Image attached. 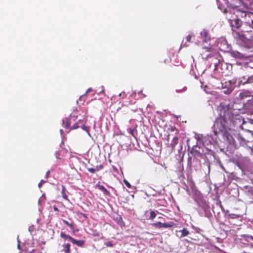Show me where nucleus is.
Masks as SVG:
<instances>
[{
    "mask_svg": "<svg viewBox=\"0 0 253 253\" xmlns=\"http://www.w3.org/2000/svg\"><path fill=\"white\" fill-rule=\"evenodd\" d=\"M220 116V118L215 120L213 126V131L216 135H220L224 140L230 145H235L237 141L243 146L248 147V145L252 144L253 138L248 136V134L244 132L235 134L234 136L231 134V127L237 124L238 121L231 109L224 107Z\"/></svg>",
    "mask_w": 253,
    "mask_h": 253,
    "instance_id": "obj_1",
    "label": "nucleus"
},
{
    "mask_svg": "<svg viewBox=\"0 0 253 253\" xmlns=\"http://www.w3.org/2000/svg\"><path fill=\"white\" fill-rule=\"evenodd\" d=\"M227 5L223 12L224 13H230L235 15L236 17H241L244 18L245 20L243 21L245 26H249L250 28H253L251 26V18H248L247 14L250 12L248 11V7L244 4L241 0H223Z\"/></svg>",
    "mask_w": 253,
    "mask_h": 253,
    "instance_id": "obj_2",
    "label": "nucleus"
},
{
    "mask_svg": "<svg viewBox=\"0 0 253 253\" xmlns=\"http://www.w3.org/2000/svg\"><path fill=\"white\" fill-rule=\"evenodd\" d=\"M204 51L201 54L202 58L205 60L207 67L214 72H219V69L222 70L223 63L222 57L218 53H214L212 49L209 47L203 48Z\"/></svg>",
    "mask_w": 253,
    "mask_h": 253,
    "instance_id": "obj_3",
    "label": "nucleus"
},
{
    "mask_svg": "<svg viewBox=\"0 0 253 253\" xmlns=\"http://www.w3.org/2000/svg\"><path fill=\"white\" fill-rule=\"evenodd\" d=\"M197 210L201 216H205L207 218H210L211 216L210 207L206 202L203 201L198 202Z\"/></svg>",
    "mask_w": 253,
    "mask_h": 253,
    "instance_id": "obj_4",
    "label": "nucleus"
},
{
    "mask_svg": "<svg viewBox=\"0 0 253 253\" xmlns=\"http://www.w3.org/2000/svg\"><path fill=\"white\" fill-rule=\"evenodd\" d=\"M241 128L248 136L253 138V119H247V121H243L241 126Z\"/></svg>",
    "mask_w": 253,
    "mask_h": 253,
    "instance_id": "obj_5",
    "label": "nucleus"
},
{
    "mask_svg": "<svg viewBox=\"0 0 253 253\" xmlns=\"http://www.w3.org/2000/svg\"><path fill=\"white\" fill-rule=\"evenodd\" d=\"M236 82L233 80H230L221 83L222 92L225 94H230L235 87Z\"/></svg>",
    "mask_w": 253,
    "mask_h": 253,
    "instance_id": "obj_6",
    "label": "nucleus"
},
{
    "mask_svg": "<svg viewBox=\"0 0 253 253\" xmlns=\"http://www.w3.org/2000/svg\"><path fill=\"white\" fill-rule=\"evenodd\" d=\"M236 17V18H233L231 20L230 22V25L232 29H233V28L239 29L241 28L242 30L245 32L244 30L245 25L244 22L239 18L240 17Z\"/></svg>",
    "mask_w": 253,
    "mask_h": 253,
    "instance_id": "obj_7",
    "label": "nucleus"
},
{
    "mask_svg": "<svg viewBox=\"0 0 253 253\" xmlns=\"http://www.w3.org/2000/svg\"><path fill=\"white\" fill-rule=\"evenodd\" d=\"M226 51L229 52L232 57L236 59H243L247 57L245 54H243L236 50L231 49L228 45H227Z\"/></svg>",
    "mask_w": 253,
    "mask_h": 253,
    "instance_id": "obj_8",
    "label": "nucleus"
},
{
    "mask_svg": "<svg viewBox=\"0 0 253 253\" xmlns=\"http://www.w3.org/2000/svg\"><path fill=\"white\" fill-rule=\"evenodd\" d=\"M198 141H201L203 144V145L207 149L211 150V148L212 143L211 141L210 140L209 138H207L206 137H202L201 139L198 137Z\"/></svg>",
    "mask_w": 253,
    "mask_h": 253,
    "instance_id": "obj_9",
    "label": "nucleus"
},
{
    "mask_svg": "<svg viewBox=\"0 0 253 253\" xmlns=\"http://www.w3.org/2000/svg\"><path fill=\"white\" fill-rule=\"evenodd\" d=\"M77 119V117L75 115H70L69 116V118H66L64 120H62L63 126L66 127L68 128L70 126V124L72 123V121H76V119Z\"/></svg>",
    "mask_w": 253,
    "mask_h": 253,
    "instance_id": "obj_10",
    "label": "nucleus"
},
{
    "mask_svg": "<svg viewBox=\"0 0 253 253\" xmlns=\"http://www.w3.org/2000/svg\"><path fill=\"white\" fill-rule=\"evenodd\" d=\"M200 36L203 42H207L210 40V37L209 35L208 32L204 29L200 33Z\"/></svg>",
    "mask_w": 253,
    "mask_h": 253,
    "instance_id": "obj_11",
    "label": "nucleus"
},
{
    "mask_svg": "<svg viewBox=\"0 0 253 253\" xmlns=\"http://www.w3.org/2000/svg\"><path fill=\"white\" fill-rule=\"evenodd\" d=\"M243 189L245 192H248L249 195H253V185L252 186H244Z\"/></svg>",
    "mask_w": 253,
    "mask_h": 253,
    "instance_id": "obj_12",
    "label": "nucleus"
},
{
    "mask_svg": "<svg viewBox=\"0 0 253 253\" xmlns=\"http://www.w3.org/2000/svg\"><path fill=\"white\" fill-rule=\"evenodd\" d=\"M73 244L77 245L79 247H82L84 243V242L83 240H77L74 238H71V240L70 241Z\"/></svg>",
    "mask_w": 253,
    "mask_h": 253,
    "instance_id": "obj_13",
    "label": "nucleus"
},
{
    "mask_svg": "<svg viewBox=\"0 0 253 253\" xmlns=\"http://www.w3.org/2000/svg\"><path fill=\"white\" fill-rule=\"evenodd\" d=\"M250 93L248 91H243L240 93L239 96L242 99H244L245 98L250 97Z\"/></svg>",
    "mask_w": 253,
    "mask_h": 253,
    "instance_id": "obj_14",
    "label": "nucleus"
},
{
    "mask_svg": "<svg viewBox=\"0 0 253 253\" xmlns=\"http://www.w3.org/2000/svg\"><path fill=\"white\" fill-rule=\"evenodd\" d=\"M179 232H181V235L180 236V238H183L185 236H187L190 233L189 231L186 228H183L182 230H180Z\"/></svg>",
    "mask_w": 253,
    "mask_h": 253,
    "instance_id": "obj_15",
    "label": "nucleus"
},
{
    "mask_svg": "<svg viewBox=\"0 0 253 253\" xmlns=\"http://www.w3.org/2000/svg\"><path fill=\"white\" fill-rule=\"evenodd\" d=\"M66 188L65 186H62V196L66 200H68V196L65 193Z\"/></svg>",
    "mask_w": 253,
    "mask_h": 253,
    "instance_id": "obj_16",
    "label": "nucleus"
},
{
    "mask_svg": "<svg viewBox=\"0 0 253 253\" xmlns=\"http://www.w3.org/2000/svg\"><path fill=\"white\" fill-rule=\"evenodd\" d=\"M174 223L172 222H168V223H163L162 228H169L171 227L173 225Z\"/></svg>",
    "mask_w": 253,
    "mask_h": 253,
    "instance_id": "obj_17",
    "label": "nucleus"
},
{
    "mask_svg": "<svg viewBox=\"0 0 253 253\" xmlns=\"http://www.w3.org/2000/svg\"><path fill=\"white\" fill-rule=\"evenodd\" d=\"M253 83V75L248 76L247 77V81L243 82V84H245L247 83Z\"/></svg>",
    "mask_w": 253,
    "mask_h": 253,
    "instance_id": "obj_18",
    "label": "nucleus"
},
{
    "mask_svg": "<svg viewBox=\"0 0 253 253\" xmlns=\"http://www.w3.org/2000/svg\"><path fill=\"white\" fill-rule=\"evenodd\" d=\"M99 189L105 195H109V192L103 185H99Z\"/></svg>",
    "mask_w": 253,
    "mask_h": 253,
    "instance_id": "obj_19",
    "label": "nucleus"
},
{
    "mask_svg": "<svg viewBox=\"0 0 253 253\" xmlns=\"http://www.w3.org/2000/svg\"><path fill=\"white\" fill-rule=\"evenodd\" d=\"M60 236L62 238H64L65 239H67L69 241H71V238H72V237H71L70 236H69V235H66L65 234V233H64L63 232H61V234H60Z\"/></svg>",
    "mask_w": 253,
    "mask_h": 253,
    "instance_id": "obj_20",
    "label": "nucleus"
},
{
    "mask_svg": "<svg viewBox=\"0 0 253 253\" xmlns=\"http://www.w3.org/2000/svg\"><path fill=\"white\" fill-rule=\"evenodd\" d=\"M63 250L66 253L70 252V244L68 243L63 246Z\"/></svg>",
    "mask_w": 253,
    "mask_h": 253,
    "instance_id": "obj_21",
    "label": "nucleus"
},
{
    "mask_svg": "<svg viewBox=\"0 0 253 253\" xmlns=\"http://www.w3.org/2000/svg\"><path fill=\"white\" fill-rule=\"evenodd\" d=\"M242 237L246 240L247 241H249L250 240H253V236L248 234H244L242 235Z\"/></svg>",
    "mask_w": 253,
    "mask_h": 253,
    "instance_id": "obj_22",
    "label": "nucleus"
},
{
    "mask_svg": "<svg viewBox=\"0 0 253 253\" xmlns=\"http://www.w3.org/2000/svg\"><path fill=\"white\" fill-rule=\"evenodd\" d=\"M236 35L238 37V38L241 40V41H244V39L246 38V39H247L246 37L247 36V35L245 34H238L237 33H236Z\"/></svg>",
    "mask_w": 253,
    "mask_h": 253,
    "instance_id": "obj_23",
    "label": "nucleus"
},
{
    "mask_svg": "<svg viewBox=\"0 0 253 253\" xmlns=\"http://www.w3.org/2000/svg\"><path fill=\"white\" fill-rule=\"evenodd\" d=\"M162 225H163V223H162L161 222H157L156 223H154L152 224V225L153 227H155V228H162Z\"/></svg>",
    "mask_w": 253,
    "mask_h": 253,
    "instance_id": "obj_24",
    "label": "nucleus"
},
{
    "mask_svg": "<svg viewBox=\"0 0 253 253\" xmlns=\"http://www.w3.org/2000/svg\"><path fill=\"white\" fill-rule=\"evenodd\" d=\"M156 212H158V211H151V213H150V217H149V219H153L154 218H155L156 216Z\"/></svg>",
    "mask_w": 253,
    "mask_h": 253,
    "instance_id": "obj_25",
    "label": "nucleus"
},
{
    "mask_svg": "<svg viewBox=\"0 0 253 253\" xmlns=\"http://www.w3.org/2000/svg\"><path fill=\"white\" fill-rule=\"evenodd\" d=\"M63 222L64 224H65L66 225H67V226L70 227L71 229H73L74 228V226H73V223H69L68 221H67L65 220H63Z\"/></svg>",
    "mask_w": 253,
    "mask_h": 253,
    "instance_id": "obj_26",
    "label": "nucleus"
},
{
    "mask_svg": "<svg viewBox=\"0 0 253 253\" xmlns=\"http://www.w3.org/2000/svg\"><path fill=\"white\" fill-rule=\"evenodd\" d=\"M87 170L88 171H89L91 173H94L95 172L98 171L99 170V169L98 168V167H96V168H87Z\"/></svg>",
    "mask_w": 253,
    "mask_h": 253,
    "instance_id": "obj_27",
    "label": "nucleus"
},
{
    "mask_svg": "<svg viewBox=\"0 0 253 253\" xmlns=\"http://www.w3.org/2000/svg\"><path fill=\"white\" fill-rule=\"evenodd\" d=\"M247 16L248 18H251V25L252 24H253V12H249L248 14H247Z\"/></svg>",
    "mask_w": 253,
    "mask_h": 253,
    "instance_id": "obj_28",
    "label": "nucleus"
},
{
    "mask_svg": "<svg viewBox=\"0 0 253 253\" xmlns=\"http://www.w3.org/2000/svg\"><path fill=\"white\" fill-rule=\"evenodd\" d=\"M130 133L133 136H134L135 138H136L135 134L136 133V131L134 128L130 129Z\"/></svg>",
    "mask_w": 253,
    "mask_h": 253,
    "instance_id": "obj_29",
    "label": "nucleus"
},
{
    "mask_svg": "<svg viewBox=\"0 0 253 253\" xmlns=\"http://www.w3.org/2000/svg\"><path fill=\"white\" fill-rule=\"evenodd\" d=\"M124 182L126 187H127L129 188H131V184L128 182V181L127 180H126V179H124Z\"/></svg>",
    "mask_w": 253,
    "mask_h": 253,
    "instance_id": "obj_30",
    "label": "nucleus"
},
{
    "mask_svg": "<svg viewBox=\"0 0 253 253\" xmlns=\"http://www.w3.org/2000/svg\"><path fill=\"white\" fill-rule=\"evenodd\" d=\"M104 245H105L107 247H112L113 246V244L110 241L105 242Z\"/></svg>",
    "mask_w": 253,
    "mask_h": 253,
    "instance_id": "obj_31",
    "label": "nucleus"
},
{
    "mask_svg": "<svg viewBox=\"0 0 253 253\" xmlns=\"http://www.w3.org/2000/svg\"><path fill=\"white\" fill-rule=\"evenodd\" d=\"M229 216L231 218H232V219H235V218L239 217V215L235 214H230L229 215Z\"/></svg>",
    "mask_w": 253,
    "mask_h": 253,
    "instance_id": "obj_32",
    "label": "nucleus"
},
{
    "mask_svg": "<svg viewBox=\"0 0 253 253\" xmlns=\"http://www.w3.org/2000/svg\"><path fill=\"white\" fill-rule=\"evenodd\" d=\"M82 128L83 129L85 130L87 132V134H88L89 136H91L89 132V130H88V127H87V126H82Z\"/></svg>",
    "mask_w": 253,
    "mask_h": 253,
    "instance_id": "obj_33",
    "label": "nucleus"
},
{
    "mask_svg": "<svg viewBox=\"0 0 253 253\" xmlns=\"http://www.w3.org/2000/svg\"><path fill=\"white\" fill-rule=\"evenodd\" d=\"M248 147L251 150L250 154L253 155V146L251 145H248Z\"/></svg>",
    "mask_w": 253,
    "mask_h": 253,
    "instance_id": "obj_34",
    "label": "nucleus"
},
{
    "mask_svg": "<svg viewBox=\"0 0 253 253\" xmlns=\"http://www.w3.org/2000/svg\"><path fill=\"white\" fill-rule=\"evenodd\" d=\"M45 197L44 195H42L39 200L38 203L39 205L41 204V202L42 200H44Z\"/></svg>",
    "mask_w": 253,
    "mask_h": 253,
    "instance_id": "obj_35",
    "label": "nucleus"
},
{
    "mask_svg": "<svg viewBox=\"0 0 253 253\" xmlns=\"http://www.w3.org/2000/svg\"><path fill=\"white\" fill-rule=\"evenodd\" d=\"M45 182H46V181H45V180H41V181L40 182V183L38 184L39 187L41 188L42 185V184L45 183Z\"/></svg>",
    "mask_w": 253,
    "mask_h": 253,
    "instance_id": "obj_36",
    "label": "nucleus"
},
{
    "mask_svg": "<svg viewBox=\"0 0 253 253\" xmlns=\"http://www.w3.org/2000/svg\"><path fill=\"white\" fill-rule=\"evenodd\" d=\"M197 147V145H194V146H193V147H192V150H193V151H194L195 152H196V153H198V154H200V152H198V151L196 149V147Z\"/></svg>",
    "mask_w": 253,
    "mask_h": 253,
    "instance_id": "obj_37",
    "label": "nucleus"
},
{
    "mask_svg": "<svg viewBox=\"0 0 253 253\" xmlns=\"http://www.w3.org/2000/svg\"><path fill=\"white\" fill-rule=\"evenodd\" d=\"M186 89V87H183L182 89H176V92H181L183 91H185V90Z\"/></svg>",
    "mask_w": 253,
    "mask_h": 253,
    "instance_id": "obj_38",
    "label": "nucleus"
},
{
    "mask_svg": "<svg viewBox=\"0 0 253 253\" xmlns=\"http://www.w3.org/2000/svg\"><path fill=\"white\" fill-rule=\"evenodd\" d=\"M79 126L78 125L77 123H75L71 127V129H77L79 127Z\"/></svg>",
    "mask_w": 253,
    "mask_h": 253,
    "instance_id": "obj_39",
    "label": "nucleus"
},
{
    "mask_svg": "<svg viewBox=\"0 0 253 253\" xmlns=\"http://www.w3.org/2000/svg\"><path fill=\"white\" fill-rule=\"evenodd\" d=\"M248 76H243V77L242 78V79H241V82L243 83V82H244V81H247V77Z\"/></svg>",
    "mask_w": 253,
    "mask_h": 253,
    "instance_id": "obj_40",
    "label": "nucleus"
},
{
    "mask_svg": "<svg viewBox=\"0 0 253 253\" xmlns=\"http://www.w3.org/2000/svg\"><path fill=\"white\" fill-rule=\"evenodd\" d=\"M55 157L57 159H59L60 158V154H59V151H56L55 153Z\"/></svg>",
    "mask_w": 253,
    "mask_h": 253,
    "instance_id": "obj_41",
    "label": "nucleus"
},
{
    "mask_svg": "<svg viewBox=\"0 0 253 253\" xmlns=\"http://www.w3.org/2000/svg\"><path fill=\"white\" fill-rule=\"evenodd\" d=\"M191 38V36L190 35H189L188 36H187L186 37V40H187V41L190 42Z\"/></svg>",
    "mask_w": 253,
    "mask_h": 253,
    "instance_id": "obj_42",
    "label": "nucleus"
},
{
    "mask_svg": "<svg viewBox=\"0 0 253 253\" xmlns=\"http://www.w3.org/2000/svg\"><path fill=\"white\" fill-rule=\"evenodd\" d=\"M101 91H100L98 92V93H99V94H101V93H104V86H103V85H102V86H101Z\"/></svg>",
    "mask_w": 253,
    "mask_h": 253,
    "instance_id": "obj_43",
    "label": "nucleus"
},
{
    "mask_svg": "<svg viewBox=\"0 0 253 253\" xmlns=\"http://www.w3.org/2000/svg\"><path fill=\"white\" fill-rule=\"evenodd\" d=\"M219 166L220 168L224 171H226L225 168L223 167V166L220 163Z\"/></svg>",
    "mask_w": 253,
    "mask_h": 253,
    "instance_id": "obj_44",
    "label": "nucleus"
},
{
    "mask_svg": "<svg viewBox=\"0 0 253 253\" xmlns=\"http://www.w3.org/2000/svg\"><path fill=\"white\" fill-rule=\"evenodd\" d=\"M50 170H48V171L46 172V173H45V177L46 178H48V175H49V174H50Z\"/></svg>",
    "mask_w": 253,
    "mask_h": 253,
    "instance_id": "obj_45",
    "label": "nucleus"
},
{
    "mask_svg": "<svg viewBox=\"0 0 253 253\" xmlns=\"http://www.w3.org/2000/svg\"><path fill=\"white\" fill-rule=\"evenodd\" d=\"M33 226H30L29 227L28 230H29V232H31L32 231V230H33Z\"/></svg>",
    "mask_w": 253,
    "mask_h": 253,
    "instance_id": "obj_46",
    "label": "nucleus"
},
{
    "mask_svg": "<svg viewBox=\"0 0 253 253\" xmlns=\"http://www.w3.org/2000/svg\"><path fill=\"white\" fill-rule=\"evenodd\" d=\"M53 208L54 211H59L58 209L55 206H54Z\"/></svg>",
    "mask_w": 253,
    "mask_h": 253,
    "instance_id": "obj_47",
    "label": "nucleus"
},
{
    "mask_svg": "<svg viewBox=\"0 0 253 253\" xmlns=\"http://www.w3.org/2000/svg\"><path fill=\"white\" fill-rule=\"evenodd\" d=\"M179 178H181L182 179H183L184 178V176L183 175V174L182 173V172H181V173L179 174Z\"/></svg>",
    "mask_w": 253,
    "mask_h": 253,
    "instance_id": "obj_48",
    "label": "nucleus"
},
{
    "mask_svg": "<svg viewBox=\"0 0 253 253\" xmlns=\"http://www.w3.org/2000/svg\"><path fill=\"white\" fill-rule=\"evenodd\" d=\"M92 88H88V89L86 90V93H88V92H90V91H92Z\"/></svg>",
    "mask_w": 253,
    "mask_h": 253,
    "instance_id": "obj_49",
    "label": "nucleus"
},
{
    "mask_svg": "<svg viewBox=\"0 0 253 253\" xmlns=\"http://www.w3.org/2000/svg\"><path fill=\"white\" fill-rule=\"evenodd\" d=\"M181 46H187V45H186V43H183V42H182L181 43Z\"/></svg>",
    "mask_w": 253,
    "mask_h": 253,
    "instance_id": "obj_50",
    "label": "nucleus"
},
{
    "mask_svg": "<svg viewBox=\"0 0 253 253\" xmlns=\"http://www.w3.org/2000/svg\"><path fill=\"white\" fill-rule=\"evenodd\" d=\"M81 214L84 217L86 218H87V216L85 214H84V213H81Z\"/></svg>",
    "mask_w": 253,
    "mask_h": 253,
    "instance_id": "obj_51",
    "label": "nucleus"
},
{
    "mask_svg": "<svg viewBox=\"0 0 253 253\" xmlns=\"http://www.w3.org/2000/svg\"><path fill=\"white\" fill-rule=\"evenodd\" d=\"M207 167H208V170H209V172L210 171V164H207Z\"/></svg>",
    "mask_w": 253,
    "mask_h": 253,
    "instance_id": "obj_52",
    "label": "nucleus"
},
{
    "mask_svg": "<svg viewBox=\"0 0 253 253\" xmlns=\"http://www.w3.org/2000/svg\"><path fill=\"white\" fill-rule=\"evenodd\" d=\"M60 134L62 135L63 132V129H60Z\"/></svg>",
    "mask_w": 253,
    "mask_h": 253,
    "instance_id": "obj_53",
    "label": "nucleus"
},
{
    "mask_svg": "<svg viewBox=\"0 0 253 253\" xmlns=\"http://www.w3.org/2000/svg\"><path fill=\"white\" fill-rule=\"evenodd\" d=\"M218 7L220 10H222V8H221V5L220 4H218Z\"/></svg>",
    "mask_w": 253,
    "mask_h": 253,
    "instance_id": "obj_54",
    "label": "nucleus"
},
{
    "mask_svg": "<svg viewBox=\"0 0 253 253\" xmlns=\"http://www.w3.org/2000/svg\"><path fill=\"white\" fill-rule=\"evenodd\" d=\"M97 167H98L99 169L102 168V166L101 165L99 166V167L97 166Z\"/></svg>",
    "mask_w": 253,
    "mask_h": 253,
    "instance_id": "obj_55",
    "label": "nucleus"
},
{
    "mask_svg": "<svg viewBox=\"0 0 253 253\" xmlns=\"http://www.w3.org/2000/svg\"><path fill=\"white\" fill-rule=\"evenodd\" d=\"M17 247L19 249H20V245L18 244Z\"/></svg>",
    "mask_w": 253,
    "mask_h": 253,
    "instance_id": "obj_56",
    "label": "nucleus"
},
{
    "mask_svg": "<svg viewBox=\"0 0 253 253\" xmlns=\"http://www.w3.org/2000/svg\"><path fill=\"white\" fill-rule=\"evenodd\" d=\"M246 159H247V161H249V158H247Z\"/></svg>",
    "mask_w": 253,
    "mask_h": 253,
    "instance_id": "obj_57",
    "label": "nucleus"
},
{
    "mask_svg": "<svg viewBox=\"0 0 253 253\" xmlns=\"http://www.w3.org/2000/svg\"><path fill=\"white\" fill-rule=\"evenodd\" d=\"M251 68H253V66H249Z\"/></svg>",
    "mask_w": 253,
    "mask_h": 253,
    "instance_id": "obj_58",
    "label": "nucleus"
},
{
    "mask_svg": "<svg viewBox=\"0 0 253 253\" xmlns=\"http://www.w3.org/2000/svg\"><path fill=\"white\" fill-rule=\"evenodd\" d=\"M81 122V120H79L78 121V123Z\"/></svg>",
    "mask_w": 253,
    "mask_h": 253,
    "instance_id": "obj_59",
    "label": "nucleus"
},
{
    "mask_svg": "<svg viewBox=\"0 0 253 253\" xmlns=\"http://www.w3.org/2000/svg\"><path fill=\"white\" fill-rule=\"evenodd\" d=\"M174 139L177 140V138L176 137H174L173 139Z\"/></svg>",
    "mask_w": 253,
    "mask_h": 253,
    "instance_id": "obj_60",
    "label": "nucleus"
}]
</instances>
